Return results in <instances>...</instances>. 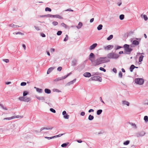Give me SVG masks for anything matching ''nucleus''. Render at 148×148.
I'll return each instance as SVG.
<instances>
[{
	"mask_svg": "<svg viewBox=\"0 0 148 148\" xmlns=\"http://www.w3.org/2000/svg\"><path fill=\"white\" fill-rule=\"evenodd\" d=\"M106 58V57H101L98 59L94 61V65L95 66L98 65L101 63L109 61V60L106 61L105 60Z\"/></svg>",
	"mask_w": 148,
	"mask_h": 148,
	"instance_id": "nucleus-1",
	"label": "nucleus"
},
{
	"mask_svg": "<svg viewBox=\"0 0 148 148\" xmlns=\"http://www.w3.org/2000/svg\"><path fill=\"white\" fill-rule=\"evenodd\" d=\"M118 54L113 53H111L108 54V58L116 59L119 57Z\"/></svg>",
	"mask_w": 148,
	"mask_h": 148,
	"instance_id": "nucleus-2",
	"label": "nucleus"
},
{
	"mask_svg": "<svg viewBox=\"0 0 148 148\" xmlns=\"http://www.w3.org/2000/svg\"><path fill=\"white\" fill-rule=\"evenodd\" d=\"M135 82L139 85H142L144 83V80L143 79L137 78L135 79Z\"/></svg>",
	"mask_w": 148,
	"mask_h": 148,
	"instance_id": "nucleus-3",
	"label": "nucleus"
},
{
	"mask_svg": "<svg viewBox=\"0 0 148 148\" xmlns=\"http://www.w3.org/2000/svg\"><path fill=\"white\" fill-rule=\"evenodd\" d=\"M125 50L127 52H128L130 54V52L132 51V49L130 47V46L127 44H125L123 46Z\"/></svg>",
	"mask_w": 148,
	"mask_h": 148,
	"instance_id": "nucleus-4",
	"label": "nucleus"
},
{
	"mask_svg": "<svg viewBox=\"0 0 148 148\" xmlns=\"http://www.w3.org/2000/svg\"><path fill=\"white\" fill-rule=\"evenodd\" d=\"M18 99L21 101L28 102L31 100L30 98L25 97H21L18 98Z\"/></svg>",
	"mask_w": 148,
	"mask_h": 148,
	"instance_id": "nucleus-5",
	"label": "nucleus"
},
{
	"mask_svg": "<svg viewBox=\"0 0 148 148\" xmlns=\"http://www.w3.org/2000/svg\"><path fill=\"white\" fill-rule=\"evenodd\" d=\"M90 79L92 80L97 81L99 82H101L102 79L101 77L99 76H95L91 77Z\"/></svg>",
	"mask_w": 148,
	"mask_h": 148,
	"instance_id": "nucleus-6",
	"label": "nucleus"
},
{
	"mask_svg": "<svg viewBox=\"0 0 148 148\" xmlns=\"http://www.w3.org/2000/svg\"><path fill=\"white\" fill-rule=\"evenodd\" d=\"M22 116H21L20 115H17L16 116H14L12 117H9V118H4V120H10L12 119H14V118H20L22 117Z\"/></svg>",
	"mask_w": 148,
	"mask_h": 148,
	"instance_id": "nucleus-7",
	"label": "nucleus"
},
{
	"mask_svg": "<svg viewBox=\"0 0 148 148\" xmlns=\"http://www.w3.org/2000/svg\"><path fill=\"white\" fill-rule=\"evenodd\" d=\"M95 59V56L94 54L91 53H90L89 56V59L91 62H94V60Z\"/></svg>",
	"mask_w": 148,
	"mask_h": 148,
	"instance_id": "nucleus-8",
	"label": "nucleus"
},
{
	"mask_svg": "<svg viewBox=\"0 0 148 148\" xmlns=\"http://www.w3.org/2000/svg\"><path fill=\"white\" fill-rule=\"evenodd\" d=\"M62 114L64 115V117L66 119H68L69 117V116L66 113L65 111H64L62 112Z\"/></svg>",
	"mask_w": 148,
	"mask_h": 148,
	"instance_id": "nucleus-9",
	"label": "nucleus"
},
{
	"mask_svg": "<svg viewBox=\"0 0 148 148\" xmlns=\"http://www.w3.org/2000/svg\"><path fill=\"white\" fill-rule=\"evenodd\" d=\"M97 46V43H94L93 45L90 46L89 47V49L90 50H92L94 49Z\"/></svg>",
	"mask_w": 148,
	"mask_h": 148,
	"instance_id": "nucleus-10",
	"label": "nucleus"
},
{
	"mask_svg": "<svg viewBox=\"0 0 148 148\" xmlns=\"http://www.w3.org/2000/svg\"><path fill=\"white\" fill-rule=\"evenodd\" d=\"M84 76L86 77H90L91 76V74L88 72H86L85 73L84 75Z\"/></svg>",
	"mask_w": 148,
	"mask_h": 148,
	"instance_id": "nucleus-11",
	"label": "nucleus"
},
{
	"mask_svg": "<svg viewBox=\"0 0 148 148\" xmlns=\"http://www.w3.org/2000/svg\"><path fill=\"white\" fill-rule=\"evenodd\" d=\"M54 69V67H50V68H49L47 71V74H49V73H50V72L52 71Z\"/></svg>",
	"mask_w": 148,
	"mask_h": 148,
	"instance_id": "nucleus-12",
	"label": "nucleus"
},
{
	"mask_svg": "<svg viewBox=\"0 0 148 148\" xmlns=\"http://www.w3.org/2000/svg\"><path fill=\"white\" fill-rule=\"evenodd\" d=\"M71 74V73L70 72V73H69L67 75H65L64 76H63L61 77H60V78H61V80H62L63 79H65L67 77H68L69 75Z\"/></svg>",
	"mask_w": 148,
	"mask_h": 148,
	"instance_id": "nucleus-13",
	"label": "nucleus"
},
{
	"mask_svg": "<svg viewBox=\"0 0 148 148\" xmlns=\"http://www.w3.org/2000/svg\"><path fill=\"white\" fill-rule=\"evenodd\" d=\"M9 26L10 27H12L13 28H15L16 27H19V26H18L17 25H15L13 24H11L9 25Z\"/></svg>",
	"mask_w": 148,
	"mask_h": 148,
	"instance_id": "nucleus-14",
	"label": "nucleus"
},
{
	"mask_svg": "<svg viewBox=\"0 0 148 148\" xmlns=\"http://www.w3.org/2000/svg\"><path fill=\"white\" fill-rule=\"evenodd\" d=\"M113 47V46L111 45H108L107 46L105 47V49L106 50H109L111 48H112Z\"/></svg>",
	"mask_w": 148,
	"mask_h": 148,
	"instance_id": "nucleus-15",
	"label": "nucleus"
},
{
	"mask_svg": "<svg viewBox=\"0 0 148 148\" xmlns=\"http://www.w3.org/2000/svg\"><path fill=\"white\" fill-rule=\"evenodd\" d=\"M136 67V66H134V65H132L130 68V71L131 72H132L133 69Z\"/></svg>",
	"mask_w": 148,
	"mask_h": 148,
	"instance_id": "nucleus-16",
	"label": "nucleus"
},
{
	"mask_svg": "<svg viewBox=\"0 0 148 148\" xmlns=\"http://www.w3.org/2000/svg\"><path fill=\"white\" fill-rule=\"evenodd\" d=\"M45 92L47 94H50L51 92V90L47 88H45Z\"/></svg>",
	"mask_w": 148,
	"mask_h": 148,
	"instance_id": "nucleus-17",
	"label": "nucleus"
},
{
	"mask_svg": "<svg viewBox=\"0 0 148 148\" xmlns=\"http://www.w3.org/2000/svg\"><path fill=\"white\" fill-rule=\"evenodd\" d=\"M82 25V24L81 22H79L78 24V25L77 26V29H79L80 28Z\"/></svg>",
	"mask_w": 148,
	"mask_h": 148,
	"instance_id": "nucleus-18",
	"label": "nucleus"
},
{
	"mask_svg": "<svg viewBox=\"0 0 148 148\" xmlns=\"http://www.w3.org/2000/svg\"><path fill=\"white\" fill-rule=\"evenodd\" d=\"M54 18H57L61 19L63 18L62 16L58 15H54Z\"/></svg>",
	"mask_w": 148,
	"mask_h": 148,
	"instance_id": "nucleus-19",
	"label": "nucleus"
},
{
	"mask_svg": "<svg viewBox=\"0 0 148 148\" xmlns=\"http://www.w3.org/2000/svg\"><path fill=\"white\" fill-rule=\"evenodd\" d=\"M144 57V56L143 55H141L140 56L139 60V62H141L143 61Z\"/></svg>",
	"mask_w": 148,
	"mask_h": 148,
	"instance_id": "nucleus-20",
	"label": "nucleus"
},
{
	"mask_svg": "<svg viewBox=\"0 0 148 148\" xmlns=\"http://www.w3.org/2000/svg\"><path fill=\"white\" fill-rule=\"evenodd\" d=\"M13 34H15L16 35L19 34L21 35H24L23 33H21V32H15L13 33Z\"/></svg>",
	"mask_w": 148,
	"mask_h": 148,
	"instance_id": "nucleus-21",
	"label": "nucleus"
},
{
	"mask_svg": "<svg viewBox=\"0 0 148 148\" xmlns=\"http://www.w3.org/2000/svg\"><path fill=\"white\" fill-rule=\"evenodd\" d=\"M102 25L101 24H100L97 27V29L98 30H99L102 29Z\"/></svg>",
	"mask_w": 148,
	"mask_h": 148,
	"instance_id": "nucleus-22",
	"label": "nucleus"
},
{
	"mask_svg": "<svg viewBox=\"0 0 148 148\" xmlns=\"http://www.w3.org/2000/svg\"><path fill=\"white\" fill-rule=\"evenodd\" d=\"M123 104L124 105H126L127 106H129V103L127 101H123Z\"/></svg>",
	"mask_w": 148,
	"mask_h": 148,
	"instance_id": "nucleus-23",
	"label": "nucleus"
},
{
	"mask_svg": "<svg viewBox=\"0 0 148 148\" xmlns=\"http://www.w3.org/2000/svg\"><path fill=\"white\" fill-rule=\"evenodd\" d=\"M52 128H47L46 127H42L40 129V131H41L44 130H51L52 129Z\"/></svg>",
	"mask_w": 148,
	"mask_h": 148,
	"instance_id": "nucleus-24",
	"label": "nucleus"
},
{
	"mask_svg": "<svg viewBox=\"0 0 148 148\" xmlns=\"http://www.w3.org/2000/svg\"><path fill=\"white\" fill-rule=\"evenodd\" d=\"M133 43L134 45H138L139 42L137 40H134L133 41Z\"/></svg>",
	"mask_w": 148,
	"mask_h": 148,
	"instance_id": "nucleus-25",
	"label": "nucleus"
},
{
	"mask_svg": "<svg viewBox=\"0 0 148 148\" xmlns=\"http://www.w3.org/2000/svg\"><path fill=\"white\" fill-rule=\"evenodd\" d=\"M35 88H36V90L38 92L40 93H41L42 92V89L39 88H36V87H35Z\"/></svg>",
	"mask_w": 148,
	"mask_h": 148,
	"instance_id": "nucleus-26",
	"label": "nucleus"
},
{
	"mask_svg": "<svg viewBox=\"0 0 148 148\" xmlns=\"http://www.w3.org/2000/svg\"><path fill=\"white\" fill-rule=\"evenodd\" d=\"M94 119L93 116L91 115H90L89 116L88 119L90 120H93Z\"/></svg>",
	"mask_w": 148,
	"mask_h": 148,
	"instance_id": "nucleus-27",
	"label": "nucleus"
},
{
	"mask_svg": "<svg viewBox=\"0 0 148 148\" xmlns=\"http://www.w3.org/2000/svg\"><path fill=\"white\" fill-rule=\"evenodd\" d=\"M102 112V110H99L97 111V115H100Z\"/></svg>",
	"mask_w": 148,
	"mask_h": 148,
	"instance_id": "nucleus-28",
	"label": "nucleus"
},
{
	"mask_svg": "<svg viewBox=\"0 0 148 148\" xmlns=\"http://www.w3.org/2000/svg\"><path fill=\"white\" fill-rule=\"evenodd\" d=\"M113 37V36L112 35H110L107 38V40H110Z\"/></svg>",
	"mask_w": 148,
	"mask_h": 148,
	"instance_id": "nucleus-29",
	"label": "nucleus"
},
{
	"mask_svg": "<svg viewBox=\"0 0 148 148\" xmlns=\"http://www.w3.org/2000/svg\"><path fill=\"white\" fill-rule=\"evenodd\" d=\"M144 119L145 122H147L148 121V117L147 116H144Z\"/></svg>",
	"mask_w": 148,
	"mask_h": 148,
	"instance_id": "nucleus-30",
	"label": "nucleus"
},
{
	"mask_svg": "<svg viewBox=\"0 0 148 148\" xmlns=\"http://www.w3.org/2000/svg\"><path fill=\"white\" fill-rule=\"evenodd\" d=\"M124 15L123 14H121L119 16V18L121 20H122L124 18Z\"/></svg>",
	"mask_w": 148,
	"mask_h": 148,
	"instance_id": "nucleus-31",
	"label": "nucleus"
},
{
	"mask_svg": "<svg viewBox=\"0 0 148 148\" xmlns=\"http://www.w3.org/2000/svg\"><path fill=\"white\" fill-rule=\"evenodd\" d=\"M36 98L39 100H43L44 99V98L43 97H38Z\"/></svg>",
	"mask_w": 148,
	"mask_h": 148,
	"instance_id": "nucleus-32",
	"label": "nucleus"
},
{
	"mask_svg": "<svg viewBox=\"0 0 148 148\" xmlns=\"http://www.w3.org/2000/svg\"><path fill=\"white\" fill-rule=\"evenodd\" d=\"M28 94V92L27 91H25L23 92V96L25 97Z\"/></svg>",
	"mask_w": 148,
	"mask_h": 148,
	"instance_id": "nucleus-33",
	"label": "nucleus"
},
{
	"mask_svg": "<svg viewBox=\"0 0 148 148\" xmlns=\"http://www.w3.org/2000/svg\"><path fill=\"white\" fill-rule=\"evenodd\" d=\"M45 11H49V12H51V10L50 8L48 7H47L45 8Z\"/></svg>",
	"mask_w": 148,
	"mask_h": 148,
	"instance_id": "nucleus-34",
	"label": "nucleus"
},
{
	"mask_svg": "<svg viewBox=\"0 0 148 148\" xmlns=\"http://www.w3.org/2000/svg\"><path fill=\"white\" fill-rule=\"evenodd\" d=\"M53 25L54 26H56L58 24V22L57 21H54L52 22Z\"/></svg>",
	"mask_w": 148,
	"mask_h": 148,
	"instance_id": "nucleus-35",
	"label": "nucleus"
},
{
	"mask_svg": "<svg viewBox=\"0 0 148 148\" xmlns=\"http://www.w3.org/2000/svg\"><path fill=\"white\" fill-rule=\"evenodd\" d=\"M130 143V141L129 140H127L125 142L123 143V144L124 145H127Z\"/></svg>",
	"mask_w": 148,
	"mask_h": 148,
	"instance_id": "nucleus-36",
	"label": "nucleus"
},
{
	"mask_svg": "<svg viewBox=\"0 0 148 148\" xmlns=\"http://www.w3.org/2000/svg\"><path fill=\"white\" fill-rule=\"evenodd\" d=\"M144 19L145 21H147L148 19V18L147 15H144L143 16Z\"/></svg>",
	"mask_w": 148,
	"mask_h": 148,
	"instance_id": "nucleus-37",
	"label": "nucleus"
},
{
	"mask_svg": "<svg viewBox=\"0 0 148 148\" xmlns=\"http://www.w3.org/2000/svg\"><path fill=\"white\" fill-rule=\"evenodd\" d=\"M64 134H60L59 135L56 136H54V138H56L57 137H60L61 136H62Z\"/></svg>",
	"mask_w": 148,
	"mask_h": 148,
	"instance_id": "nucleus-38",
	"label": "nucleus"
},
{
	"mask_svg": "<svg viewBox=\"0 0 148 148\" xmlns=\"http://www.w3.org/2000/svg\"><path fill=\"white\" fill-rule=\"evenodd\" d=\"M61 80V78L60 77H59V78H56V79H55L54 80V81H56V82H57V81H59L60 80Z\"/></svg>",
	"mask_w": 148,
	"mask_h": 148,
	"instance_id": "nucleus-39",
	"label": "nucleus"
},
{
	"mask_svg": "<svg viewBox=\"0 0 148 148\" xmlns=\"http://www.w3.org/2000/svg\"><path fill=\"white\" fill-rule=\"evenodd\" d=\"M26 85V83L25 82H22L21 83V86H25Z\"/></svg>",
	"mask_w": 148,
	"mask_h": 148,
	"instance_id": "nucleus-40",
	"label": "nucleus"
},
{
	"mask_svg": "<svg viewBox=\"0 0 148 148\" xmlns=\"http://www.w3.org/2000/svg\"><path fill=\"white\" fill-rule=\"evenodd\" d=\"M99 69L105 72L106 71V70L105 69H104L103 68L101 67L99 68Z\"/></svg>",
	"mask_w": 148,
	"mask_h": 148,
	"instance_id": "nucleus-41",
	"label": "nucleus"
},
{
	"mask_svg": "<svg viewBox=\"0 0 148 148\" xmlns=\"http://www.w3.org/2000/svg\"><path fill=\"white\" fill-rule=\"evenodd\" d=\"M62 33V32L61 31H59L57 33V35H58L59 36V35H61Z\"/></svg>",
	"mask_w": 148,
	"mask_h": 148,
	"instance_id": "nucleus-42",
	"label": "nucleus"
},
{
	"mask_svg": "<svg viewBox=\"0 0 148 148\" xmlns=\"http://www.w3.org/2000/svg\"><path fill=\"white\" fill-rule=\"evenodd\" d=\"M45 137V138L47 139L48 140H50V139L54 138V136L52 137Z\"/></svg>",
	"mask_w": 148,
	"mask_h": 148,
	"instance_id": "nucleus-43",
	"label": "nucleus"
},
{
	"mask_svg": "<svg viewBox=\"0 0 148 148\" xmlns=\"http://www.w3.org/2000/svg\"><path fill=\"white\" fill-rule=\"evenodd\" d=\"M62 67L61 66L59 67L58 68L57 70L58 71H60L62 69Z\"/></svg>",
	"mask_w": 148,
	"mask_h": 148,
	"instance_id": "nucleus-44",
	"label": "nucleus"
},
{
	"mask_svg": "<svg viewBox=\"0 0 148 148\" xmlns=\"http://www.w3.org/2000/svg\"><path fill=\"white\" fill-rule=\"evenodd\" d=\"M50 110L51 112L55 113L56 112V111L55 110L53 109V108H51L50 109Z\"/></svg>",
	"mask_w": 148,
	"mask_h": 148,
	"instance_id": "nucleus-45",
	"label": "nucleus"
},
{
	"mask_svg": "<svg viewBox=\"0 0 148 148\" xmlns=\"http://www.w3.org/2000/svg\"><path fill=\"white\" fill-rule=\"evenodd\" d=\"M68 36L67 35H66V37L64 38V40L65 41H66L68 40Z\"/></svg>",
	"mask_w": 148,
	"mask_h": 148,
	"instance_id": "nucleus-46",
	"label": "nucleus"
},
{
	"mask_svg": "<svg viewBox=\"0 0 148 148\" xmlns=\"http://www.w3.org/2000/svg\"><path fill=\"white\" fill-rule=\"evenodd\" d=\"M119 77H120L121 78L122 77V74L121 72H120L119 73Z\"/></svg>",
	"mask_w": 148,
	"mask_h": 148,
	"instance_id": "nucleus-47",
	"label": "nucleus"
},
{
	"mask_svg": "<svg viewBox=\"0 0 148 148\" xmlns=\"http://www.w3.org/2000/svg\"><path fill=\"white\" fill-rule=\"evenodd\" d=\"M130 124L132 126H133L135 128H136V125L134 123H130Z\"/></svg>",
	"mask_w": 148,
	"mask_h": 148,
	"instance_id": "nucleus-48",
	"label": "nucleus"
},
{
	"mask_svg": "<svg viewBox=\"0 0 148 148\" xmlns=\"http://www.w3.org/2000/svg\"><path fill=\"white\" fill-rule=\"evenodd\" d=\"M3 61L6 62V63H8L9 62V60L8 59H4L3 60Z\"/></svg>",
	"mask_w": 148,
	"mask_h": 148,
	"instance_id": "nucleus-49",
	"label": "nucleus"
},
{
	"mask_svg": "<svg viewBox=\"0 0 148 148\" xmlns=\"http://www.w3.org/2000/svg\"><path fill=\"white\" fill-rule=\"evenodd\" d=\"M67 146V144L66 143H64L61 145V147H65Z\"/></svg>",
	"mask_w": 148,
	"mask_h": 148,
	"instance_id": "nucleus-50",
	"label": "nucleus"
},
{
	"mask_svg": "<svg viewBox=\"0 0 148 148\" xmlns=\"http://www.w3.org/2000/svg\"><path fill=\"white\" fill-rule=\"evenodd\" d=\"M1 105V107H2V108L3 109H4V110H7V109L6 108H5V107H4L3 106V105Z\"/></svg>",
	"mask_w": 148,
	"mask_h": 148,
	"instance_id": "nucleus-51",
	"label": "nucleus"
},
{
	"mask_svg": "<svg viewBox=\"0 0 148 148\" xmlns=\"http://www.w3.org/2000/svg\"><path fill=\"white\" fill-rule=\"evenodd\" d=\"M66 11H71V12H73V10H72L71 9H68L66 10H65Z\"/></svg>",
	"mask_w": 148,
	"mask_h": 148,
	"instance_id": "nucleus-52",
	"label": "nucleus"
},
{
	"mask_svg": "<svg viewBox=\"0 0 148 148\" xmlns=\"http://www.w3.org/2000/svg\"><path fill=\"white\" fill-rule=\"evenodd\" d=\"M48 16L49 17L54 18V15H52L50 14L48 15Z\"/></svg>",
	"mask_w": 148,
	"mask_h": 148,
	"instance_id": "nucleus-53",
	"label": "nucleus"
},
{
	"mask_svg": "<svg viewBox=\"0 0 148 148\" xmlns=\"http://www.w3.org/2000/svg\"><path fill=\"white\" fill-rule=\"evenodd\" d=\"M55 50V49L54 48H51L50 49V51L51 52H54Z\"/></svg>",
	"mask_w": 148,
	"mask_h": 148,
	"instance_id": "nucleus-54",
	"label": "nucleus"
},
{
	"mask_svg": "<svg viewBox=\"0 0 148 148\" xmlns=\"http://www.w3.org/2000/svg\"><path fill=\"white\" fill-rule=\"evenodd\" d=\"M113 71L114 72V73H116L117 72V70L116 68H114L113 69Z\"/></svg>",
	"mask_w": 148,
	"mask_h": 148,
	"instance_id": "nucleus-55",
	"label": "nucleus"
},
{
	"mask_svg": "<svg viewBox=\"0 0 148 148\" xmlns=\"http://www.w3.org/2000/svg\"><path fill=\"white\" fill-rule=\"evenodd\" d=\"M100 100L104 104L105 103L103 101L102 99V97H100Z\"/></svg>",
	"mask_w": 148,
	"mask_h": 148,
	"instance_id": "nucleus-56",
	"label": "nucleus"
},
{
	"mask_svg": "<svg viewBox=\"0 0 148 148\" xmlns=\"http://www.w3.org/2000/svg\"><path fill=\"white\" fill-rule=\"evenodd\" d=\"M85 114V113L84 112H82L81 113V114H80L82 116L84 115Z\"/></svg>",
	"mask_w": 148,
	"mask_h": 148,
	"instance_id": "nucleus-57",
	"label": "nucleus"
},
{
	"mask_svg": "<svg viewBox=\"0 0 148 148\" xmlns=\"http://www.w3.org/2000/svg\"><path fill=\"white\" fill-rule=\"evenodd\" d=\"M94 111L93 109H90L88 110V112H93Z\"/></svg>",
	"mask_w": 148,
	"mask_h": 148,
	"instance_id": "nucleus-58",
	"label": "nucleus"
},
{
	"mask_svg": "<svg viewBox=\"0 0 148 148\" xmlns=\"http://www.w3.org/2000/svg\"><path fill=\"white\" fill-rule=\"evenodd\" d=\"M41 36H42L43 37H45V35L43 33H42L41 34Z\"/></svg>",
	"mask_w": 148,
	"mask_h": 148,
	"instance_id": "nucleus-59",
	"label": "nucleus"
},
{
	"mask_svg": "<svg viewBox=\"0 0 148 148\" xmlns=\"http://www.w3.org/2000/svg\"><path fill=\"white\" fill-rule=\"evenodd\" d=\"M94 18H92L90 20V23H92L94 21Z\"/></svg>",
	"mask_w": 148,
	"mask_h": 148,
	"instance_id": "nucleus-60",
	"label": "nucleus"
},
{
	"mask_svg": "<svg viewBox=\"0 0 148 148\" xmlns=\"http://www.w3.org/2000/svg\"><path fill=\"white\" fill-rule=\"evenodd\" d=\"M121 48V46H117V48L116 49L117 50V49H119L120 48Z\"/></svg>",
	"mask_w": 148,
	"mask_h": 148,
	"instance_id": "nucleus-61",
	"label": "nucleus"
},
{
	"mask_svg": "<svg viewBox=\"0 0 148 148\" xmlns=\"http://www.w3.org/2000/svg\"><path fill=\"white\" fill-rule=\"evenodd\" d=\"M73 84V82H72V81H70V82H69L68 83V84H69V85L71 84Z\"/></svg>",
	"mask_w": 148,
	"mask_h": 148,
	"instance_id": "nucleus-62",
	"label": "nucleus"
},
{
	"mask_svg": "<svg viewBox=\"0 0 148 148\" xmlns=\"http://www.w3.org/2000/svg\"><path fill=\"white\" fill-rule=\"evenodd\" d=\"M73 84V82H72V81H70V82H69L68 83V84H69V85L71 84Z\"/></svg>",
	"mask_w": 148,
	"mask_h": 148,
	"instance_id": "nucleus-63",
	"label": "nucleus"
},
{
	"mask_svg": "<svg viewBox=\"0 0 148 148\" xmlns=\"http://www.w3.org/2000/svg\"><path fill=\"white\" fill-rule=\"evenodd\" d=\"M23 48H24V49L25 50V49H26V46H25V45L24 44H23Z\"/></svg>",
	"mask_w": 148,
	"mask_h": 148,
	"instance_id": "nucleus-64",
	"label": "nucleus"
}]
</instances>
